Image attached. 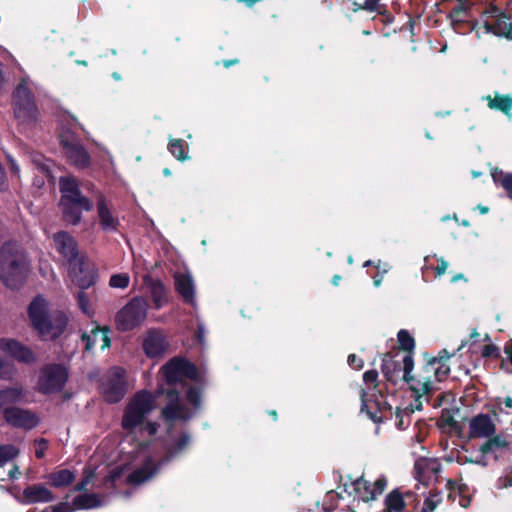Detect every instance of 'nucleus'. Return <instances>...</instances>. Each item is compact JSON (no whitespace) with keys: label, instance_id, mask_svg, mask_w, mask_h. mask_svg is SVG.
Segmentation results:
<instances>
[{"label":"nucleus","instance_id":"nucleus-1","mask_svg":"<svg viewBox=\"0 0 512 512\" xmlns=\"http://www.w3.org/2000/svg\"><path fill=\"white\" fill-rule=\"evenodd\" d=\"M190 444L191 436L187 432L176 434L168 431L161 440L150 438L134 456L135 466H140L136 467L129 475L128 481L133 484H141L149 480L156 474L160 465L181 455L189 448Z\"/></svg>","mask_w":512,"mask_h":512},{"label":"nucleus","instance_id":"nucleus-2","mask_svg":"<svg viewBox=\"0 0 512 512\" xmlns=\"http://www.w3.org/2000/svg\"><path fill=\"white\" fill-rule=\"evenodd\" d=\"M154 408V396L147 391L136 393L127 404L121 422L122 428L127 431L123 445L126 443L133 445V442H136V444L129 450L125 446L122 447L126 455L125 459H132L133 461L137 451H140L150 438L156 435L157 424L146 421L147 415Z\"/></svg>","mask_w":512,"mask_h":512},{"label":"nucleus","instance_id":"nucleus-3","mask_svg":"<svg viewBox=\"0 0 512 512\" xmlns=\"http://www.w3.org/2000/svg\"><path fill=\"white\" fill-rule=\"evenodd\" d=\"M461 344L456 350L449 353L446 349L439 352L438 357L427 362L415 376H410L413 368V359L406 355L403 358L402 366L404 370L403 378L409 383L410 389L415 397L414 409L421 410L422 399L428 401L429 395L436 389V384L442 381L449 373L450 368L446 361L454 356L457 351L463 348Z\"/></svg>","mask_w":512,"mask_h":512},{"label":"nucleus","instance_id":"nucleus-4","mask_svg":"<svg viewBox=\"0 0 512 512\" xmlns=\"http://www.w3.org/2000/svg\"><path fill=\"white\" fill-rule=\"evenodd\" d=\"M52 245L67 262L72 281L81 288L91 286L94 281L93 273L80 256L74 237L66 231H58L52 235Z\"/></svg>","mask_w":512,"mask_h":512},{"label":"nucleus","instance_id":"nucleus-5","mask_svg":"<svg viewBox=\"0 0 512 512\" xmlns=\"http://www.w3.org/2000/svg\"><path fill=\"white\" fill-rule=\"evenodd\" d=\"M28 272L26 256L16 242H6L0 248V280L10 289L23 285Z\"/></svg>","mask_w":512,"mask_h":512},{"label":"nucleus","instance_id":"nucleus-6","mask_svg":"<svg viewBox=\"0 0 512 512\" xmlns=\"http://www.w3.org/2000/svg\"><path fill=\"white\" fill-rule=\"evenodd\" d=\"M31 325L45 340L57 338L65 329L68 318L63 313L50 314L47 301L36 297L28 307Z\"/></svg>","mask_w":512,"mask_h":512},{"label":"nucleus","instance_id":"nucleus-7","mask_svg":"<svg viewBox=\"0 0 512 512\" xmlns=\"http://www.w3.org/2000/svg\"><path fill=\"white\" fill-rule=\"evenodd\" d=\"M148 314V302L142 297H134L115 316L116 328L127 332L140 327Z\"/></svg>","mask_w":512,"mask_h":512},{"label":"nucleus","instance_id":"nucleus-8","mask_svg":"<svg viewBox=\"0 0 512 512\" xmlns=\"http://www.w3.org/2000/svg\"><path fill=\"white\" fill-rule=\"evenodd\" d=\"M13 105L15 118L21 125H34L37 120L38 110L26 78L21 80L14 91Z\"/></svg>","mask_w":512,"mask_h":512},{"label":"nucleus","instance_id":"nucleus-9","mask_svg":"<svg viewBox=\"0 0 512 512\" xmlns=\"http://www.w3.org/2000/svg\"><path fill=\"white\" fill-rule=\"evenodd\" d=\"M167 397L169 403L162 410V416L167 423L190 419L200 405V393L194 388H190L187 391V400L193 406V410L182 406L179 402L178 394L174 393V391H168Z\"/></svg>","mask_w":512,"mask_h":512},{"label":"nucleus","instance_id":"nucleus-10","mask_svg":"<svg viewBox=\"0 0 512 512\" xmlns=\"http://www.w3.org/2000/svg\"><path fill=\"white\" fill-rule=\"evenodd\" d=\"M378 373L375 370L366 371L363 375V381L367 387V390L361 392V413L365 414L373 422H380L382 420L381 415V403L378 400L373 399L375 394L372 393L377 387Z\"/></svg>","mask_w":512,"mask_h":512},{"label":"nucleus","instance_id":"nucleus-11","mask_svg":"<svg viewBox=\"0 0 512 512\" xmlns=\"http://www.w3.org/2000/svg\"><path fill=\"white\" fill-rule=\"evenodd\" d=\"M62 193L61 205L74 206L77 209L89 211L92 208L90 201L81 195L78 181L71 176L61 177L59 180Z\"/></svg>","mask_w":512,"mask_h":512},{"label":"nucleus","instance_id":"nucleus-12","mask_svg":"<svg viewBox=\"0 0 512 512\" xmlns=\"http://www.w3.org/2000/svg\"><path fill=\"white\" fill-rule=\"evenodd\" d=\"M164 380L167 384L172 385L182 383L185 378L197 379L198 373L196 368L188 361L182 358H173L161 369Z\"/></svg>","mask_w":512,"mask_h":512},{"label":"nucleus","instance_id":"nucleus-13","mask_svg":"<svg viewBox=\"0 0 512 512\" xmlns=\"http://www.w3.org/2000/svg\"><path fill=\"white\" fill-rule=\"evenodd\" d=\"M0 351L10 355L18 361L25 363L32 362L34 360L33 352L23 344L13 339H1L0 340ZM12 374V367L6 365L0 358V376L8 378Z\"/></svg>","mask_w":512,"mask_h":512},{"label":"nucleus","instance_id":"nucleus-14","mask_svg":"<svg viewBox=\"0 0 512 512\" xmlns=\"http://www.w3.org/2000/svg\"><path fill=\"white\" fill-rule=\"evenodd\" d=\"M67 381V371L61 365H48L39 374L38 389L43 393L60 391Z\"/></svg>","mask_w":512,"mask_h":512},{"label":"nucleus","instance_id":"nucleus-15","mask_svg":"<svg viewBox=\"0 0 512 512\" xmlns=\"http://www.w3.org/2000/svg\"><path fill=\"white\" fill-rule=\"evenodd\" d=\"M101 392L109 402L119 401L125 393L124 370L119 367L112 368L103 378Z\"/></svg>","mask_w":512,"mask_h":512},{"label":"nucleus","instance_id":"nucleus-16","mask_svg":"<svg viewBox=\"0 0 512 512\" xmlns=\"http://www.w3.org/2000/svg\"><path fill=\"white\" fill-rule=\"evenodd\" d=\"M484 28L486 32L512 40V22L497 7H491L486 12Z\"/></svg>","mask_w":512,"mask_h":512},{"label":"nucleus","instance_id":"nucleus-17","mask_svg":"<svg viewBox=\"0 0 512 512\" xmlns=\"http://www.w3.org/2000/svg\"><path fill=\"white\" fill-rule=\"evenodd\" d=\"M168 347L169 344L166 336L159 329H149L143 335L142 348L145 355L149 358L163 357Z\"/></svg>","mask_w":512,"mask_h":512},{"label":"nucleus","instance_id":"nucleus-18","mask_svg":"<svg viewBox=\"0 0 512 512\" xmlns=\"http://www.w3.org/2000/svg\"><path fill=\"white\" fill-rule=\"evenodd\" d=\"M61 144L68 161L80 168H86L90 163V157L80 142L73 135H62Z\"/></svg>","mask_w":512,"mask_h":512},{"label":"nucleus","instance_id":"nucleus-19","mask_svg":"<svg viewBox=\"0 0 512 512\" xmlns=\"http://www.w3.org/2000/svg\"><path fill=\"white\" fill-rule=\"evenodd\" d=\"M387 486V479L384 476L378 477L374 482L359 478L354 482V490L359 499L364 502L375 500L383 493Z\"/></svg>","mask_w":512,"mask_h":512},{"label":"nucleus","instance_id":"nucleus-20","mask_svg":"<svg viewBox=\"0 0 512 512\" xmlns=\"http://www.w3.org/2000/svg\"><path fill=\"white\" fill-rule=\"evenodd\" d=\"M496 431L495 416L478 414L469 421V438H490Z\"/></svg>","mask_w":512,"mask_h":512},{"label":"nucleus","instance_id":"nucleus-21","mask_svg":"<svg viewBox=\"0 0 512 512\" xmlns=\"http://www.w3.org/2000/svg\"><path fill=\"white\" fill-rule=\"evenodd\" d=\"M4 418L8 424L24 429H31L38 423L35 414L18 407L5 409Z\"/></svg>","mask_w":512,"mask_h":512},{"label":"nucleus","instance_id":"nucleus-22","mask_svg":"<svg viewBox=\"0 0 512 512\" xmlns=\"http://www.w3.org/2000/svg\"><path fill=\"white\" fill-rule=\"evenodd\" d=\"M54 500L53 493L42 484H33L26 487L23 491L22 503H47Z\"/></svg>","mask_w":512,"mask_h":512},{"label":"nucleus","instance_id":"nucleus-23","mask_svg":"<svg viewBox=\"0 0 512 512\" xmlns=\"http://www.w3.org/2000/svg\"><path fill=\"white\" fill-rule=\"evenodd\" d=\"M144 282L148 288L155 309H160L168 303L167 290L160 281L145 276Z\"/></svg>","mask_w":512,"mask_h":512},{"label":"nucleus","instance_id":"nucleus-24","mask_svg":"<svg viewBox=\"0 0 512 512\" xmlns=\"http://www.w3.org/2000/svg\"><path fill=\"white\" fill-rule=\"evenodd\" d=\"M174 280L177 292L186 302L194 304L195 290L191 275L189 273H176Z\"/></svg>","mask_w":512,"mask_h":512},{"label":"nucleus","instance_id":"nucleus-25","mask_svg":"<svg viewBox=\"0 0 512 512\" xmlns=\"http://www.w3.org/2000/svg\"><path fill=\"white\" fill-rule=\"evenodd\" d=\"M82 341L85 343L86 350H91L95 346L104 350L110 346L108 332L99 327L93 328L89 334H83Z\"/></svg>","mask_w":512,"mask_h":512},{"label":"nucleus","instance_id":"nucleus-26","mask_svg":"<svg viewBox=\"0 0 512 512\" xmlns=\"http://www.w3.org/2000/svg\"><path fill=\"white\" fill-rule=\"evenodd\" d=\"M45 479L55 488H64L69 486L76 479L74 471L69 469H57L48 474Z\"/></svg>","mask_w":512,"mask_h":512},{"label":"nucleus","instance_id":"nucleus-27","mask_svg":"<svg viewBox=\"0 0 512 512\" xmlns=\"http://www.w3.org/2000/svg\"><path fill=\"white\" fill-rule=\"evenodd\" d=\"M488 441L481 445L480 452L482 453V456L480 459L475 460L476 463L481 465H486V455L492 452L494 449L497 448H505L509 445V440L506 436L502 434H494L492 437L487 438Z\"/></svg>","mask_w":512,"mask_h":512},{"label":"nucleus","instance_id":"nucleus-28","mask_svg":"<svg viewBox=\"0 0 512 512\" xmlns=\"http://www.w3.org/2000/svg\"><path fill=\"white\" fill-rule=\"evenodd\" d=\"M23 390L19 387H11L0 391V411L5 414V409L15 408L13 405L23 400Z\"/></svg>","mask_w":512,"mask_h":512},{"label":"nucleus","instance_id":"nucleus-29","mask_svg":"<svg viewBox=\"0 0 512 512\" xmlns=\"http://www.w3.org/2000/svg\"><path fill=\"white\" fill-rule=\"evenodd\" d=\"M485 100L487 101V105L490 109L501 111L508 116L511 115L512 96L502 95L498 92H495L493 96H486Z\"/></svg>","mask_w":512,"mask_h":512},{"label":"nucleus","instance_id":"nucleus-30","mask_svg":"<svg viewBox=\"0 0 512 512\" xmlns=\"http://www.w3.org/2000/svg\"><path fill=\"white\" fill-rule=\"evenodd\" d=\"M75 509H92L103 505L97 494H81L73 499Z\"/></svg>","mask_w":512,"mask_h":512},{"label":"nucleus","instance_id":"nucleus-31","mask_svg":"<svg viewBox=\"0 0 512 512\" xmlns=\"http://www.w3.org/2000/svg\"><path fill=\"white\" fill-rule=\"evenodd\" d=\"M96 477V469L91 465H88L83 470V478L77 483L74 487L75 491H85L88 486L92 484L94 478Z\"/></svg>","mask_w":512,"mask_h":512},{"label":"nucleus","instance_id":"nucleus-32","mask_svg":"<svg viewBox=\"0 0 512 512\" xmlns=\"http://www.w3.org/2000/svg\"><path fill=\"white\" fill-rule=\"evenodd\" d=\"M18 454L19 449L15 445H0V467L5 465L10 460L16 458Z\"/></svg>","mask_w":512,"mask_h":512},{"label":"nucleus","instance_id":"nucleus-33","mask_svg":"<svg viewBox=\"0 0 512 512\" xmlns=\"http://www.w3.org/2000/svg\"><path fill=\"white\" fill-rule=\"evenodd\" d=\"M168 149L180 161L188 158L184 149V142L180 139H170Z\"/></svg>","mask_w":512,"mask_h":512},{"label":"nucleus","instance_id":"nucleus-34","mask_svg":"<svg viewBox=\"0 0 512 512\" xmlns=\"http://www.w3.org/2000/svg\"><path fill=\"white\" fill-rule=\"evenodd\" d=\"M397 371L396 362L389 356L382 359V372L389 381L395 380V372Z\"/></svg>","mask_w":512,"mask_h":512},{"label":"nucleus","instance_id":"nucleus-35","mask_svg":"<svg viewBox=\"0 0 512 512\" xmlns=\"http://www.w3.org/2000/svg\"><path fill=\"white\" fill-rule=\"evenodd\" d=\"M99 197V200H98V214H99V217H100V220H101V224H112L113 222V218L110 214V211L107 207V204L106 202L104 201V199L101 197V195L99 194L98 195Z\"/></svg>","mask_w":512,"mask_h":512},{"label":"nucleus","instance_id":"nucleus-36","mask_svg":"<svg viewBox=\"0 0 512 512\" xmlns=\"http://www.w3.org/2000/svg\"><path fill=\"white\" fill-rule=\"evenodd\" d=\"M130 277L126 273L114 274L111 276L109 285L112 288L124 289L129 285Z\"/></svg>","mask_w":512,"mask_h":512},{"label":"nucleus","instance_id":"nucleus-37","mask_svg":"<svg viewBox=\"0 0 512 512\" xmlns=\"http://www.w3.org/2000/svg\"><path fill=\"white\" fill-rule=\"evenodd\" d=\"M354 12H357L359 10H366L369 12H382V5L379 3L378 0H364L362 5H359L358 7L352 8Z\"/></svg>","mask_w":512,"mask_h":512},{"label":"nucleus","instance_id":"nucleus-38","mask_svg":"<svg viewBox=\"0 0 512 512\" xmlns=\"http://www.w3.org/2000/svg\"><path fill=\"white\" fill-rule=\"evenodd\" d=\"M398 342L404 350L409 351L414 348V339L406 330H400L398 332Z\"/></svg>","mask_w":512,"mask_h":512},{"label":"nucleus","instance_id":"nucleus-39","mask_svg":"<svg viewBox=\"0 0 512 512\" xmlns=\"http://www.w3.org/2000/svg\"><path fill=\"white\" fill-rule=\"evenodd\" d=\"M378 270V273L373 277V284L375 287H379L382 283L383 276L390 270V265L388 263H384L378 261L375 265Z\"/></svg>","mask_w":512,"mask_h":512},{"label":"nucleus","instance_id":"nucleus-40","mask_svg":"<svg viewBox=\"0 0 512 512\" xmlns=\"http://www.w3.org/2000/svg\"><path fill=\"white\" fill-rule=\"evenodd\" d=\"M441 502V497L437 494L430 495L424 501L421 512H435L437 506Z\"/></svg>","mask_w":512,"mask_h":512},{"label":"nucleus","instance_id":"nucleus-41","mask_svg":"<svg viewBox=\"0 0 512 512\" xmlns=\"http://www.w3.org/2000/svg\"><path fill=\"white\" fill-rule=\"evenodd\" d=\"M455 413H458V411L451 412L449 410H443L441 415V422L444 423V425H447L451 428L457 427V420L455 419Z\"/></svg>","mask_w":512,"mask_h":512},{"label":"nucleus","instance_id":"nucleus-42","mask_svg":"<svg viewBox=\"0 0 512 512\" xmlns=\"http://www.w3.org/2000/svg\"><path fill=\"white\" fill-rule=\"evenodd\" d=\"M78 305L81 311L86 315L92 314V308L90 306L89 300L85 293L80 292L78 294Z\"/></svg>","mask_w":512,"mask_h":512},{"label":"nucleus","instance_id":"nucleus-43","mask_svg":"<svg viewBox=\"0 0 512 512\" xmlns=\"http://www.w3.org/2000/svg\"><path fill=\"white\" fill-rule=\"evenodd\" d=\"M74 510V505H71L68 502H61L48 507L45 512H74Z\"/></svg>","mask_w":512,"mask_h":512},{"label":"nucleus","instance_id":"nucleus-44","mask_svg":"<svg viewBox=\"0 0 512 512\" xmlns=\"http://www.w3.org/2000/svg\"><path fill=\"white\" fill-rule=\"evenodd\" d=\"M481 354L483 357L496 358L499 356V349L495 345L488 343L483 346Z\"/></svg>","mask_w":512,"mask_h":512},{"label":"nucleus","instance_id":"nucleus-45","mask_svg":"<svg viewBox=\"0 0 512 512\" xmlns=\"http://www.w3.org/2000/svg\"><path fill=\"white\" fill-rule=\"evenodd\" d=\"M48 448V442L45 439L35 441V455L37 458H43Z\"/></svg>","mask_w":512,"mask_h":512},{"label":"nucleus","instance_id":"nucleus-46","mask_svg":"<svg viewBox=\"0 0 512 512\" xmlns=\"http://www.w3.org/2000/svg\"><path fill=\"white\" fill-rule=\"evenodd\" d=\"M501 186L512 199V174H507L500 179Z\"/></svg>","mask_w":512,"mask_h":512},{"label":"nucleus","instance_id":"nucleus-47","mask_svg":"<svg viewBox=\"0 0 512 512\" xmlns=\"http://www.w3.org/2000/svg\"><path fill=\"white\" fill-rule=\"evenodd\" d=\"M133 269L136 274L140 273L144 269H147L146 262L141 256H134Z\"/></svg>","mask_w":512,"mask_h":512},{"label":"nucleus","instance_id":"nucleus-48","mask_svg":"<svg viewBox=\"0 0 512 512\" xmlns=\"http://www.w3.org/2000/svg\"><path fill=\"white\" fill-rule=\"evenodd\" d=\"M348 364L356 370H359L363 367L362 359L358 358L355 354H351L348 356Z\"/></svg>","mask_w":512,"mask_h":512},{"label":"nucleus","instance_id":"nucleus-49","mask_svg":"<svg viewBox=\"0 0 512 512\" xmlns=\"http://www.w3.org/2000/svg\"><path fill=\"white\" fill-rule=\"evenodd\" d=\"M437 261H438V265L435 268L436 276H441L447 271L449 264L443 258H438Z\"/></svg>","mask_w":512,"mask_h":512},{"label":"nucleus","instance_id":"nucleus-50","mask_svg":"<svg viewBox=\"0 0 512 512\" xmlns=\"http://www.w3.org/2000/svg\"><path fill=\"white\" fill-rule=\"evenodd\" d=\"M7 159L10 164L11 172L18 177L19 173H20L19 166L17 165V163L15 162V160L12 157L7 156Z\"/></svg>","mask_w":512,"mask_h":512},{"label":"nucleus","instance_id":"nucleus-51","mask_svg":"<svg viewBox=\"0 0 512 512\" xmlns=\"http://www.w3.org/2000/svg\"><path fill=\"white\" fill-rule=\"evenodd\" d=\"M121 473H122V470H118V468H115L112 471H110V474H109L107 480L113 482L120 476Z\"/></svg>","mask_w":512,"mask_h":512},{"label":"nucleus","instance_id":"nucleus-52","mask_svg":"<svg viewBox=\"0 0 512 512\" xmlns=\"http://www.w3.org/2000/svg\"><path fill=\"white\" fill-rule=\"evenodd\" d=\"M19 475H20V471H19L18 466H14L13 469H11L9 471V477L11 479H16V478H18Z\"/></svg>","mask_w":512,"mask_h":512},{"label":"nucleus","instance_id":"nucleus-53","mask_svg":"<svg viewBox=\"0 0 512 512\" xmlns=\"http://www.w3.org/2000/svg\"><path fill=\"white\" fill-rule=\"evenodd\" d=\"M204 334H205V330H204L203 326L199 325L198 326L197 338H198L200 343H203V341H204Z\"/></svg>","mask_w":512,"mask_h":512},{"label":"nucleus","instance_id":"nucleus-54","mask_svg":"<svg viewBox=\"0 0 512 512\" xmlns=\"http://www.w3.org/2000/svg\"><path fill=\"white\" fill-rule=\"evenodd\" d=\"M505 354L507 355L508 360L512 364V343L506 345V347H505Z\"/></svg>","mask_w":512,"mask_h":512},{"label":"nucleus","instance_id":"nucleus-55","mask_svg":"<svg viewBox=\"0 0 512 512\" xmlns=\"http://www.w3.org/2000/svg\"><path fill=\"white\" fill-rule=\"evenodd\" d=\"M503 403L507 408H512V398L506 397Z\"/></svg>","mask_w":512,"mask_h":512},{"label":"nucleus","instance_id":"nucleus-56","mask_svg":"<svg viewBox=\"0 0 512 512\" xmlns=\"http://www.w3.org/2000/svg\"><path fill=\"white\" fill-rule=\"evenodd\" d=\"M341 280V277L339 275H335L332 279V283L337 286Z\"/></svg>","mask_w":512,"mask_h":512},{"label":"nucleus","instance_id":"nucleus-57","mask_svg":"<svg viewBox=\"0 0 512 512\" xmlns=\"http://www.w3.org/2000/svg\"><path fill=\"white\" fill-rule=\"evenodd\" d=\"M237 62H238V60H237V59H235V60H227V61H224V65H225L226 67H230L231 65H233V64H235V63H237Z\"/></svg>","mask_w":512,"mask_h":512},{"label":"nucleus","instance_id":"nucleus-58","mask_svg":"<svg viewBox=\"0 0 512 512\" xmlns=\"http://www.w3.org/2000/svg\"><path fill=\"white\" fill-rule=\"evenodd\" d=\"M463 278H464V276H463L462 274H458V275H455V276L452 278V280H451V281H452V282H456V281H458V280H460V279H463Z\"/></svg>","mask_w":512,"mask_h":512},{"label":"nucleus","instance_id":"nucleus-59","mask_svg":"<svg viewBox=\"0 0 512 512\" xmlns=\"http://www.w3.org/2000/svg\"><path fill=\"white\" fill-rule=\"evenodd\" d=\"M327 498L329 500H333V499L337 498V494L330 492V493H328Z\"/></svg>","mask_w":512,"mask_h":512},{"label":"nucleus","instance_id":"nucleus-60","mask_svg":"<svg viewBox=\"0 0 512 512\" xmlns=\"http://www.w3.org/2000/svg\"><path fill=\"white\" fill-rule=\"evenodd\" d=\"M478 209L480 210V212L482 214H485L488 212V208L487 207H483V206H479Z\"/></svg>","mask_w":512,"mask_h":512},{"label":"nucleus","instance_id":"nucleus-61","mask_svg":"<svg viewBox=\"0 0 512 512\" xmlns=\"http://www.w3.org/2000/svg\"><path fill=\"white\" fill-rule=\"evenodd\" d=\"M479 336H480L479 333H477L476 331H473L471 333V339H474V338L479 337Z\"/></svg>","mask_w":512,"mask_h":512},{"label":"nucleus","instance_id":"nucleus-62","mask_svg":"<svg viewBox=\"0 0 512 512\" xmlns=\"http://www.w3.org/2000/svg\"><path fill=\"white\" fill-rule=\"evenodd\" d=\"M372 264H373V262H372L371 260H367V261L363 264V266H364V267H368V266H370V265H372Z\"/></svg>","mask_w":512,"mask_h":512},{"label":"nucleus","instance_id":"nucleus-63","mask_svg":"<svg viewBox=\"0 0 512 512\" xmlns=\"http://www.w3.org/2000/svg\"><path fill=\"white\" fill-rule=\"evenodd\" d=\"M347 261H348V263H349V264H353V262H354L353 257H352V256H349V257L347 258Z\"/></svg>","mask_w":512,"mask_h":512},{"label":"nucleus","instance_id":"nucleus-64","mask_svg":"<svg viewBox=\"0 0 512 512\" xmlns=\"http://www.w3.org/2000/svg\"><path fill=\"white\" fill-rule=\"evenodd\" d=\"M352 4H353V8L358 7L359 5H362V3H358L356 1H353Z\"/></svg>","mask_w":512,"mask_h":512}]
</instances>
